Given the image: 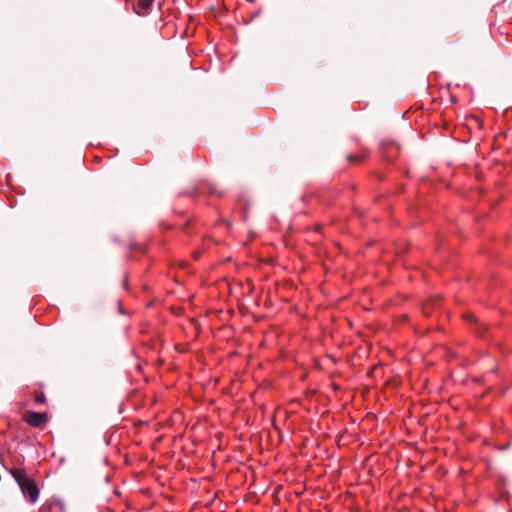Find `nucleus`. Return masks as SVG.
<instances>
[{"label":"nucleus","instance_id":"6e6552de","mask_svg":"<svg viewBox=\"0 0 512 512\" xmlns=\"http://www.w3.org/2000/svg\"><path fill=\"white\" fill-rule=\"evenodd\" d=\"M191 193H195V194H196V193H198L197 188H195V187H194V188H192ZM185 194H190V191L185 192Z\"/></svg>","mask_w":512,"mask_h":512},{"label":"nucleus","instance_id":"20e7f679","mask_svg":"<svg viewBox=\"0 0 512 512\" xmlns=\"http://www.w3.org/2000/svg\"><path fill=\"white\" fill-rule=\"evenodd\" d=\"M440 302V297L437 296V297H434V298H431L430 300H427L426 302L423 303L422 305V311H423V314L428 316L431 311L438 306Z\"/></svg>","mask_w":512,"mask_h":512},{"label":"nucleus","instance_id":"0eeeda50","mask_svg":"<svg viewBox=\"0 0 512 512\" xmlns=\"http://www.w3.org/2000/svg\"><path fill=\"white\" fill-rule=\"evenodd\" d=\"M362 159V156H356L353 154L347 155V160L350 162L360 161Z\"/></svg>","mask_w":512,"mask_h":512},{"label":"nucleus","instance_id":"f03ea898","mask_svg":"<svg viewBox=\"0 0 512 512\" xmlns=\"http://www.w3.org/2000/svg\"><path fill=\"white\" fill-rule=\"evenodd\" d=\"M24 420L32 427H43L48 421L46 413L27 411L24 415Z\"/></svg>","mask_w":512,"mask_h":512},{"label":"nucleus","instance_id":"39448f33","mask_svg":"<svg viewBox=\"0 0 512 512\" xmlns=\"http://www.w3.org/2000/svg\"><path fill=\"white\" fill-rule=\"evenodd\" d=\"M467 319H471L475 322V324L477 325V329L475 330V332L481 335L483 330L485 329L484 325L478 324L476 318L473 315H467Z\"/></svg>","mask_w":512,"mask_h":512},{"label":"nucleus","instance_id":"423d86ee","mask_svg":"<svg viewBox=\"0 0 512 512\" xmlns=\"http://www.w3.org/2000/svg\"><path fill=\"white\" fill-rule=\"evenodd\" d=\"M45 401H46V397H45V395H44L43 393L37 394V395L35 396V402H36V403H41V404H42V403H44Z\"/></svg>","mask_w":512,"mask_h":512},{"label":"nucleus","instance_id":"7ed1b4c3","mask_svg":"<svg viewBox=\"0 0 512 512\" xmlns=\"http://www.w3.org/2000/svg\"><path fill=\"white\" fill-rule=\"evenodd\" d=\"M154 0H138L137 5L133 6V12L139 16L148 15L151 11Z\"/></svg>","mask_w":512,"mask_h":512},{"label":"nucleus","instance_id":"f257e3e1","mask_svg":"<svg viewBox=\"0 0 512 512\" xmlns=\"http://www.w3.org/2000/svg\"><path fill=\"white\" fill-rule=\"evenodd\" d=\"M12 475L18 483L22 493L27 496L30 502L34 503L39 495L37 485L27 476L23 470L15 469Z\"/></svg>","mask_w":512,"mask_h":512}]
</instances>
